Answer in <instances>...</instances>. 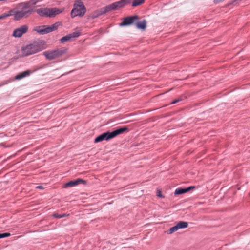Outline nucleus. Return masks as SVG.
Returning <instances> with one entry per match:
<instances>
[{
    "label": "nucleus",
    "instance_id": "nucleus-22",
    "mask_svg": "<svg viewBox=\"0 0 250 250\" xmlns=\"http://www.w3.org/2000/svg\"><path fill=\"white\" fill-rule=\"evenodd\" d=\"M67 215L65 214H62V215H59L58 214H54L53 215V216L55 218H62V217H65V216H67Z\"/></svg>",
    "mask_w": 250,
    "mask_h": 250
},
{
    "label": "nucleus",
    "instance_id": "nucleus-2",
    "mask_svg": "<svg viewBox=\"0 0 250 250\" xmlns=\"http://www.w3.org/2000/svg\"><path fill=\"white\" fill-rule=\"evenodd\" d=\"M128 131L129 128L126 126H124L123 127L118 128L111 132L106 131L104 132L95 138L94 143H97L104 140L109 141L110 139L116 137L117 136Z\"/></svg>",
    "mask_w": 250,
    "mask_h": 250
},
{
    "label": "nucleus",
    "instance_id": "nucleus-6",
    "mask_svg": "<svg viewBox=\"0 0 250 250\" xmlns=\"http://www.w3.org/2000/svg\"><path fill=\"white\" fill-rule=\"evenodd\" d=\"M61 25H62L61 22H56L50 26H36L34 28V31L41 35H44L57 30Z\"/></svg>",
    "mask_w": 250,
    "mask_h": 250
},
{
    "label": "nucleus",
    "instance_id": "nucleus-12",
    "mask_svg": "<svg viewBox=\"0 0 250 250\" xmlns=\"http://www.w3.org/2000/svg\"><path fill=\"white\" fill-rule=\"evenodd\" d=\"M195 188H196V187L194 186H189L186 188H178L175 190L174 194L175 195H181L188 192L190 190H193Z\"/></svg>",
    "mask_w": 250,
    "mask_h": 250
},
{
    "label": "nucleus",
    "instance_id": "nucleus-30",
    "mask_svg": "<svg viewBox=\"0 0 250 250\" xmlns=\"http://www.w3.org/2000/svg\"><path fill=\"white\" fill-rule=\"evenodd\" d=\"M80 34H81V33H80V32L79 31V36L80 35Z\"/></svg>",
    "mask_w": 250,
    "mask_h": 250
},
{
    "label": "nucleus",
    "instance_id": "nucleus-27",
    "mask_svg": "<svg viewBox=\"0 0 250 250\" xmlns=\"http://www.w3.org/2000/svg\"><path fill=\"white\" fill-rule=\"evenodd\" d=\"M224 0H214V3L215 4L219 3L223 1Z\"/></svg>",
    "mask_w": 250,
    "mask_h": 250
},
{
    "label": "nucleus",
    "instance_id": "nucleus-4",
    "mask_svg": "<svg viewBox=\"0 0 250 250\" xmlns=\"http://www.w3.org/2000/svg\"><path fill=\"white\" fill-rule=\"evenodd\" d=\"M67 49L65 47L49 50L43 52V55L48 60H52L62 56L67 53Z\"/></svg>",
    "mask_w": 250,
    "mask_h": 250
},
{
    "label": "nucleus",
    "instance_id": "nucleus-11",
    "mask_svg": "<svg viewBox=\"0 0 250 250\" xmlns=\"http://www.w3.org/2000/svg\"><path fill=\"white\" fill-rule=\"evenodd\" d=\"M108 12L109 10L107 6H106L94 11L92 14V18L94 19Z\"/></svg>",
    "mask_w": 250,
    "mask_h": 250
},
{
    "label": "nucleus",
    "instance_id": "nucleus-10",
    "mask_svg": "<svg viewBox=\"0 0 250 250\" xmlns=\"http://www.w3.org/2000/svg\"><path fill=\"white\" fill-rule=\"evenodd\" d=\"M77 37H78V31H76L63 36L60 40V41L61 43H64L67 41H72Z\"/></svg>",
    "mask_w": 250,
    "mask_h": 250
},
{
    "label": "nucleus",
    "instance_id": "nucleus-28",
    "mask_svg": "<svg viewBox=\"0 0 250 250\" xmlns=\"http://www.w3.org/2000/svg\"><path fill=\"white\" fill-rule=\"evenodd\" d=\"M4 18H5V17H4V16L3 14H2L1 15H0V20H1V19H4Z\"/></svg>",
    "mask_w": 250,
    "mask_h": 250
},
{
    "label": "nucleus",
    "instance_id": "nucleus-21",
    "mask_svg": "<svg viewBox=\"0 0 250 250\" xmlns=\"http://www.w3.org/2000/svg\"><path fill=\"white\" fill-rule=\"evenodd\" d=\"M179 229L177 225L175 226L170 228V229L167 231V233L168 234H170L173 233V232L177 231Z\"/></svg>",
    "mask_w": 250,
    "mask_h": 250
},
{
    "label": "nucleus",
    "instance_id": "nucleus-5",
    "mask_svg": "<svg viewBox=\"0 0 250 250\" xmlns=\"http://www.w3.org/2000/svg\"><path fill=\"white\" fill-rule=\"evenodd\" d=\"M63 10V9L57 8H44L38 9L36 10V12L41 17H54L57 14L62 12Z\"/></svg>",
    "mask_w": 250,
    "mask_h": 250
},
{
    "label": "nucleus",
    "instance_id": "nucleus-17",
    "mask_svg": "<svg viewBox=\"0 0 250 250\" xmlns=\"http://www.w3.org/2000/svg\"><path fill=\"white\" fill-rule=\"evenodd\" d=\"M31 74V71L29 70L25 71L21 74H19L15 76L16 80H20L22 79L25 77L29 76Z\"/></svg>",
    "mask_w": 250,
    "mask_h": 250
},
{
    "label": "nucleus",
    "instance_id": "nucleus-9",
    "mask_svg": "<svg viewBox=\"0 0 250 250\" xmlns=\"http://www.w3.org/2000/svg\"><path fill=\"white\" fill-rule=\"evenodd\" d=\"M28 30V26L27 25H23L14 29L12 35L15 38H20L27 33Z\"/></svg>",
    "mask_w": 250,
    "mask_h": 250
},
{
    "label": "nucleus",
    "instance_id": "nucleus-25",
    "mask_svg": "<svg viewBox=\"0 0 250 250\" xmlns=\"http://www.w3.org/2000/svg\"><path fill=\"white\" fill-rule=\"evenodd\" d=\"M87 184V181L79 178V184L86 185Z\"/></svg>",
    "mask_w": 250,
    "mask_h": 250
},
{
    "label": "nucleus",
    "instance_id": "nucleus-8",
    "mask_svg": "<svg viewBox=\"0 0 250 250\" xmlns=\"http://www.w3.org/2000/svg\"><path fill=\"white\" fill-rule=\"evenodd\" d=\"M139 19L137 15L127 16L122 19V21L119 24L120 27L128 26L135 24L136 21Z\"/></svg>",
    "mask_w": 250,
    "mask_h": 250
},
{
    "label": "nucleus",
    "instance_id": "nucleus-29",
    "mask_svg": "<svg viewBox=\"0 0 250 250\" xmlns=\"http://www.w3.org/2000/svg\"><path fill=\"white\" fill-rule=\"evenodd\" d=\"M37 188H38V189H42V186H38L36 187Z\"/></svg>",
    "mask_w": 250,
    "mask_h": 250
},
{
    "label": "nucleus",
    "instance_id": "nucleus-7",
    "mask_svg": "<svg viewBox=\"0 0 250 250\" xmlns=\"http://www.w3.org/2000/svg\"><path fill=\"white\" fill-rule=\"evenodd\" d=\"M132 0H121L107 5L109 12L112 10H116L124 7L125 6L130 4Z\"/></svg>",
    "mask_w": 250,
    "mask_h": 250
},
{
    "label": "nucleus",
    "instance_id": "nucleus-15",
    "mask_svg": "<svg viewBox=\"0 0 250 250\" xmlns=\"http://www.w3.org/2000/svg\"><path fill=\"white\" fill-rule=\"evenodd\" d=\"M70 15L72 18L78 16V1H75L74 4V8L71 10Z\"/></svg>",
    "mask_w": 250,
    "mask_h": 250
},
{
    "label": "nucleus",
    "instance_id": "nucleus-14",
    "mask_svg": "<svg viewBox=\"0 0 250 250\" xmlns=\"http://www.w3.org/2000/svg\"><path fill=\"white\" fill-rule=\"evenodd\" d=\"M78 185V179H76L74 181H70L63 185L62 188H72L76 187Z\"/></svg>",
    "mask_w": 250,
    "mask_h": 250
},
{
    "label": "nucleus",
    "instance_id": "nucleus-19",
    "mask_svg": "<svg viewBox=\"0 0 250 250\" xmlns=\"http://www.w3.org/2000/svg\"><path fill=\"white\" fill-rule=\"evenodd\" d=\"M179 229L187 228L188 226V223L185 221H180L177 224Z\"/></svg>",
    "mask_w": 250,
    "mask_h": 250
},
{
    "label": "nucleus",
    "instance_id": "nucleus-3",
    "mask_svg": "<svg viewBox=\"0 0 250 250\" xmlns=\"http://www.w3.org/2000/svg\"><path fill=\"white\" fill-rule=\"evenodd\" d=\"M15 10L16 21L28 18L34 11L33 9L30 7L28 2L19 3Z\"/></svg>",
    "mask_w": 250,
    "mask_h": 250
},
{
    "label": "nucleus",
    "instance_id": "nucleus-26",
    "mask_svg": "<svg viewBox=\"0 0 250 250\" xmlns=\"http://www.w3.org/2000/svg\"><path fill=\"white\" fill-rule=\"evenodd\" d=\"M182 100V99L180 98H179L178 99H176L174 100H173L171 103V104H175L176 103H177L178 102L181 101Z\"/></svg>",
    "mask_w": 250,
    "mask_h": 250
},
{
    "label": "nucleus",
    "instance_id": "nucleus-18",
    "mask_svg": "<svg viewBox=\"0 0 250 250\" xmlns=\"http://www.w3.org/2000/svg\"><path fill=\"white\" fill-rule=\"evenodd\" d=\"M145 0H133L132 2V6L135 7L144 3Z\"/></svg>",
    "mask_w": 250,
    "mask_h": 250
},
{
    "label": "nucleus",
    "instance_id": "nucleus-24",
    "mask_svg": "<svg viewBox=\"0 0 250 250\" xmlns=\"http://www.w3.org/2000/svg\"><path fill=\"white\" fill-rule=\"evenodd\" d=\"M157 196L160 198H164L165 196L162 195V192L160 190H157Z\"/></svg>",
    "mask_w": 250,
    "mask_h": 250
},
{
    "label": "nucleus",
    "instance_id": "nucleus-16",
    "mask_svg": "<svg viewBox=\"0 0 250 250\" xmlns=\"http://www.w3.org/2000/svg\"><path fill=\"white\" fill-rule=\"evenodd\" d=\"M86 9L83 3L79 0V17H83L85 13Z\"/></svg>",
    "mask_w": 250,
    "mask_h": 250
},
{
    "label": "nucleus",
    "instance_id": "nucleus-13",
    "mask_svg": "<svg viewBox=\"0 0 250 250\" xmlns=\"http://www.w3.org/2000/svg\"><path fill=\"white\" fill-rule=\"evenodd\" d=\"M147 21L146 20H143L142 21H136L135 25L136 27L140 30H145L146 28Z\"/></svg>",
    "mask_w": 250,
    "mask_h": 250
},
{
    "label": "nucleus",
    "instance_id": "nucleus-1",
    "mask_svg": "<svg viewBox=\"0 0 250 250\" xmlns=\"http://www.w3.org/2000/svg\"><path fill=\"white\" fill-rule=\"evenodd\" d=\"M46 48V42L43 40L31 42L21 48V57L35 54Z\"/></svg>",
    "mask_w": 250,
    "mask_h": 250
},
{
    "label": "nucleus",
    "instance_id": "nucleus-23",
    "mask_svg": "<svg viewBox=\"0 0 250 250\" xmlns=\"http://www.w3.org/2000/svg\"><path fill=\"white\" fill-rule=\"evenodd\" d=\"M10 235V234L9 233H0V239L5 238L6 237H8Z\"/></svg>",
    "mask_w": 250,
    "mask_h": 250
},
{
    "label": "nucleus",
    "instance_id": "nucleus-20",
    "mask_svg": "<svg viewBox=\"0 0 250 250\" xmlns=\"http://www.w3.org/2000/svg\"><path fill=\"white\" fill-rule=\"evenodd\" d=\"M5 18L11 16H13L14 17V20L15 21V17H16V10L13 11V10H10L7 13L3 14Z\"/></svg>",
    "mask_w": 250,
    "mask_h": 250
}]
</instances>
